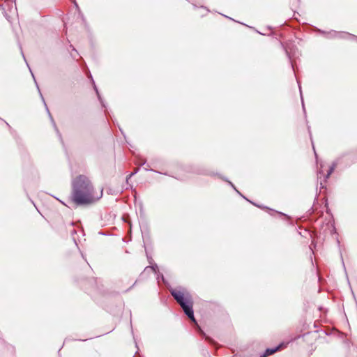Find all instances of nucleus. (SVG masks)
Here are the masks:
<instances>
[{
  "label": "nucleus",
  "mask_w": 357,
  "mask_h": 357,
  "mask_svg": "<svg viewBox=\"0 0 357 357\" xmlns=\"http://www.w3.org/2000/svg\"><path fill=\"white\" fill-rule=\"evenodd\" d=\"M102 196V189L99 192L94 191L90 180L84 175L76 177L73 182L72 199L77 205L92 204Z\"/></svg>",
  "instance_id": "obj_1"
},
{
  "label": "nucleus",
  "mask_w": 357,
  "mask_h": 357,
  "mask_svg": "<svg viewBox=\"0 0 357 357\" xmlns=\"http://www.w3.org/2000/svg\"><path fill=\"white\" fill-rule=\"evenodd\" d=\"M172 296L177 301L189 319L195 322L194 311L192 309L193 302L190 294L185 289H173L171 291Z\"/></svg>",
  "instance_id": "obj_2"
},
{
  "label": "nucleus",
  "mask_w": 357,
  "mask_h": 357,
  "mask_svg": "<svg viewBox=\"0 0 357 357\" xmlns=\"http://www.w3.org/2000/svg\"><path fill=\"white\" fill-rule=\"evenodd\" d=\"M321 34L328 39H333V38H345V36H347V32H341L337 31L335 30H331L329 31H321Z\"/></svg>",
  "instance_id": "obj_3"
},
{
  "label": "nucleus",
  "mask_w": 357,
  "mask_h": 357,
  "mask_svg": "<svg viewBox=\"0 0 357 357\" xmlns=\"http://www.w3.org/2000/svg\"><path fill=\"white\" fill-rule=\"evenodd\" d=\"M280 346H278L273 349H267L265 350L264 354L260 357H267L271 354H273L275 352H276Z\"/></svg>",
  "instance_id": "obj_4"
},
{
  "label": "nucleus",
  "mask_w": 357,
  "mask_h": 357,
  "mask_svg": "<svg viewBox=\"0 0 357 357\" xmlns=\"http://www.w3.org/2000/svg\"><path fill=\"white\" fill-rule=\"evenodd\" d=\"M334 168H335V165H333V166L330 168V169L328 170V174H327V177H328V176L331 175V174L333 172Z\"/></svg>",
  "instance_id": "obj_5"
},
{
  "label": "nucleus",
  "mask_w": 357,
  "mask_h": 357,
  "mask_svg": "<svg viewBox=\"0 0 357 357\" xmlns=\"http://www.w3.org/2000/svg\"><path fill=\"white\" fill-rule=\"evenodd\" d=\"M347 36H349V37H350V38H354V39L357 40V36H355V35H353V34H351V33H347Z\"/></svg>",
  "instance_id": "obj_6"
}]
</instances>
